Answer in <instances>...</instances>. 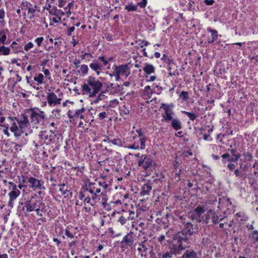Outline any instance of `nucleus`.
<instances>
[{"mask_svg": "<svg viewBox=\"0 0 258 258\" xmlns=\"http://www.w3.org/2000/svg\"><path fill=\"white\" fill-rule=\"evenodd\" d=\"M179 218L182 224V228L172 234L170 238L187 249L191 243L190 237L194 234V225L183 216H179Z\"/></svg>", "mask_w": 258, "mask_h": 258, "instance_id": "nucleus-1", "label": "nucleus"}, {"mask_svg": "<svg viewBox=\"0 0 258 258\" xmlns=\"http://www.w3.org/2000/svg\"><path fill=\"white\" fill-rule=\"evenodd\" d=\"M102 87V83L92 76H89L82 86L83 94H88L90 97H93L99 93Z\"/></svg>", "mask_w": 258, "mask_h": 258, "instance_id": "nucleus-2", "label": "nucleus"}, {"mask_svg": "<svg viewBox=\"0 0 258 258\" xmlns=\"http://www.w3.org/2000/svg\"><path fill=\"white\" fill-rule=\"evenodd\" d=\"M174 105L173 103L171 104H167L162 103L160 107L163 108L165 111V113L162 115V121L168 122L171 121V125L176 131L179 130L182 128V123L181 121L178 118H173L172 115L174 112L170 107H173Z\"/></svg>", "mask_w": 258, "mask_h": 258, "instance_id": "nucleus-3", "label": "nucleus"}, {"mask_svg": "<svg viewBox=\"0 0 258 258\" xmlns=\"http://www.w3.org/2000/svg\"><path fill=\"white\" fill-rule=\"evenodd\" d=\"M169 251L163 252L159 258H173L174 255H180L186 249L184 246L169 238L167 240Z\"/></svg>", "mask_w": 258, "mask_h": 258, "instance_id": "nucleus-4", "label": "nucleus"}, {"mask_svg": "<svg viewBox=\"0 0 258 258\" xmlns=\"http://www.w3.org/2000/svg\"><path fill=\"white\" fill-rule=\"evenodd\" d=\"M25 200L24 204L27 212L34 211L37 207L39 208L44 207V204L39 200V197L36 194L28 197Z\"/></svg>", "mask_w": 258, "mask_h": 258, "instance_id": "nucleus-5", "label": "nucleus"}, {"mask_svg": "<svg viewBox=\"0 0 258 258\" xmlns=\"http://www.w3.org/2000/svg\"><path fill=\"white\" fill-rule=\"evenodd\" d=\"M30 112V119L32 122L38 124L42 121L45 118L44 111L40 110L38 108H32L29 110Z\"/></svg>", "mask_w": 258, "mask_h": 258, "instance_id": "nucleus-6", "label": "nucleus"}, {"mask_svg": "<svg viewBox=\"0 0 258 258\" xmlns=\"http://www.w3.org/2000/svg\"><path fill=\"white\" fill-rule=\"evenodd\" d=\"M39 140L44 142L46 145H50L51 143H55V139L59 138L62 140V137L60 134L56 135H49L46 131L41 132L38 135Z\"/></svg>", "mask_w": 258, "mask_h": 258, "instance_id": "nucleus-7", "label": "nucleus"}, {"mask_svg": "<svg viewBox=\"0 0 258 258\" xmlns=\"http://www.w3.org/2000/svg\"><path fill=\"white\" fill-rule=\"evenodd\" d=\"M27 182L29 183V187L34 190L36 189H44L45 188L44 185V182L42 179L30 176L28 179Z\"/></svg>", "mask_w": 258, "mask_h": 258, "instance_id": "nucleus-8", "label": "nucleus"}, {"mask_svg": "<svg viewBox=\"0 0 258 258\" xmlns=\"http://www.w3.org/2000/svg\"><path fill=\"white\" fill-rule=\"evenodd\" d=\"M134 233L133 232H130L125 235L122 241L120 242V247L122 249H127L128 247L132 248V246L134 244Z\"/></svg>", "mask_w": 258, "mask_h": 258, "instance_id": "nucleus-9", "label": "nucleus"}, {"mask_svg": "<svg viewBox=\"0 0 258 258\" xmlns=\"http://www.w3.org/2000/svg\"><path fill=\"white\" fill-rule=\"evenodd\" d=\"M114 70L113 72L115 73L118 74L119 75L125 76V77H127L130 74V69L128 64H121L118 66L114 65Z\"/></svg>", "mask_w": 258, "mask_h": 258, "instance_id": "nucleus-10", "label": "nucleus"}, {"mask_svg": "<svg viewBox=\"0 0 258 258\" xmlns=\"http://www.w3.org/2000/svg\"><path fill=\"white\" fill-rule=\"evenodd\" d=\"M149 244L146 240L139 243V247H138V251L141 257H144L147 258L148 256L149 248Z\"/></svg>", "mask_w": 258, "mask_h": 258, "instance_id": "nucleus-11", "label": "nucleus"}, {"mask_svg": "<svg viewBox=\"0 0 258 258\" xmlns=\"http://www.w3.org/2000/svg\"><path fill=\"white\" fill-rule=\"evenodd\" d=\"M231 154H233V157H230L229 153H225L222 155L223 159H227V160L230 162H237L241 156L239 153H236L237 151L235 149L229 150Z\"/></svg>", "mask_w": 258, "mask_h": 258, "instance_id": "nucleus-12", "label": "nucleus"}, {"mask_svg": "<svg viewBox=\"0 0 258 258\" xmlns=\"http://www.w3.org/2000/svg\"><path fill=\"white\" fill-rule=\"evenodd\" d=\"M47 102L50 106H55L57 104H60L61 99L57 98V96L54 92L48 93L46 97Z\"/></svg>", "mask_w": 258, "mask_h": 258, "instance_id": "nucleus-13", "label": "nucleus"}, {"mask_svg": "<svg viewBox=\"0 0 258 258\" xmlns=\"http://www.w3.org/2000/svg\"><path fill=\"white\" fill-rule=\"evenodd\" d=\"M16 120L17 121L19 126L21 128H24L30 125L28 117L24 114H21L19 117L16 118Z\"/></svg>", "mask_w": 258, "mask_h": 258, "instance_id": "nucleus-14", "label": "nucleus"}, {"mask_svg": "<svg viewBox=\"0 0 258 258\" xmlns=\"http://www.w3.org/2000/svg\"><path fill=\"white\" fill-rule=\"evenodd\" d=\"M208 32L211 33V36H209L207 38V42L209 44H212L215 41L217 40L218 38V31L216 30L212 29L210 27H208L207 29Z\"/></svg>", "mask_w": 258, "mask_h": 258, "instance_id": "nucleus-15", "label": "nucleus"}, {"mask_svg": "<svg viewBox=\"0 0 258 258\" xmlns=\"http://www.w3.org/2000/svg\"><path fill=\"white\" fill-rule=\"evenodd\" d=\"M20 191L19 189L12 190L9 193V201L8 202V206L12 208L13 207L14 201L20 195Z\"/></svg>", "mask_w": 258, "mask_h": 258, "instance_id": "nucleus-16", "label": "nucleus"}, {"mask_svg": "<svg viewBox=\"0 0 258 258\" xmlns=\"http://www.w3.org/2000/svg\"><path fill=\"white\" fill-rule=\"evenodd\" d=\"M152 182L148 180V182L144 184L142 187V191L140 192L141 196L149 195L152 189Z\"/></svg>", "mask_w": 258, "mask_h": 258, "instance_id": "nucleus-17", "label": "nucleus"}, {"mask_svg": "<svg viewBox=\"0 0 258 258\" xmlns=\"http://www.w3.org/2000/svg\"><path fill=\"white\" fill-rule=\"evenodd\" d=\"M181 255L182 258H198V253L193 249H185Z\"/></svg>", "mask_w": 258, "mask_h": 258, "instance_id": "nucleus-18", "label": "nucleus"}, {"mask_svg": "<svg viewBox=\"0 0 258 258\" xmlns=\"http://www.w3.org/2000/svg\"><path fill=\"white\" fill-rule=\"evenodd\" d=\"M89 67L96 73L97 75H99L100 71L102 70V66L98 63L97 60L94 59L92 62L90 64Z\"/></svg>", "mask_w": 258, "mask_h": 258, "instance_id": "nucleus-19", "label": "nucleus"}, {"mask_svg": "<svg viewBox=\"0 0 258 258\" xmlns=\"http://www.w3.org/2000/svg\"><path fill=\"white\" fill-rule=\"evenodd\" d=\"M214 214V212L212 210H210L206 214L203 215L202 219H201V222L205 224H208L210 223V220Z\"/></svg>", "mask_w": 258, "mask_h": 258, "instance_id": "nucleus-20", "label": "nucleus"}, {"mask_svg": "<svg viewBox=\"0 0 258 258\" xmlns=\"http://www.w3.org/2000/svg\"><path fill=\"white\" fill-rule=\"evenodd\" d=\"M144 66L143 70L145 74L150 75L155 72L156 69L152 64L145 63Z\"/></svg>", "mask_w": 258, "mask_h": 258, "instance_id": "nucleus-21", "label": "nucleus"}, {"mask_svg": "<svg viewBox=\"0 0 258 258\" xmlns=\"http://www.w3.org/2000/svg\"><path fill=\"white\" fill-rule=\"evenodd\" d=\"M96 187V184L94 182H89L88 184L83 187L84 191H88L91 194H94Z\"/></svg>", "mask_w": 258, "mask_h": 258, "instance_id": "nucleus-22", "label": "nucleus"}, {"mask_svg": "<svg viewBox=\"0 0 258 258\" xmlns=\"http://www.w3.org/2000/svg\"><path fill=\"white\" fill-rule=\"evenodd\" d=\"M65 183H63L62 184H60L59 186L60 187L59 188V191H60L62 195H67L64 196V198H72L73 197V193L70 190H68L67 189H64V186H65Z\"/></svg>", "mask_w": 258, "mask_h": 258, "instance_id": "nucleus-23", "label": "nucleus"}, {"mask_svg": "<svg viewBox=\"0 0 258 258\" xmlns=\"http://www.w3.org/2000/svg\"><path fill=\"white\" fill-rule=\"evenodd\" d=\"M22 6L26 7V8L28 9V12L31 14L30 17V19H32L34 17V13L36 11V9L32 7V4L28 2H22Z\"/></svg>", "mask_w": 258, "mask_h": 258, "instance_id": "nucleus-24", "label": "nucleus"}, {"mask_svg": "<svg viewBox=\"0 0 258 258\" xmlns=\"http://www.w3.org/2000/svg\"><path fill=\"white\" fill-rule=\"evenodd\" d=\"M205 212V209L201 206H198L196 209L194 210V213L197 214L199 219H201L204 213Z\"/></svg>", "mask_w": 258, "mask_h": 258, "instance_id": "nucleus-25", "label": "nucleus"}, {"mask_svg": "<svg viewBox=\"0 0 258 258\" xmlns=\"http://www.w3.org/2000/svg\"><path fill=\"white\" fill-rule=\"evenodd\" d=\"M79 70L77 71V75L80 74L82 76H84L85 75H86L88 73L89 68L88 67V66L86 64H82L80 66Z\"/></svg>", "mask_w": 258, "mask_h": 258, "instance_id": "nucleus-26", "label": "nucleus"}, {"mask_svg": "<svg viewBox=\"0 0 258 258\" xmlns=\"http://www.w3.org/2000/svg\"><path fill=\"white\" fill-rule=\"evenodd\" d=\"M211 243V236L209 235H207L205 236H203L201 243L205 247H207Z\"/></svg>", "mask_w": 258, "mask_h": 258, "instance_id": "nucleus-27", "label": "nucleus"}, {"mask_svg": "<svg viewBox=\"0 0 258 258\" xmlns=\"http://www.w3.org/2000/svg\"><path fill=\"white\" fill-rule=\"evenodd\" d=\"M161 60H162L164 62H165L167 66H171V64H173V66L175 65V63L173 61V59L168 57L166 54H164L161 58Z\"/></svg>", "mask_w": 258, "mask_h": 258, "instance_id": "nucleus-28", "label": "nucleus"}, {"mask_svg": "<svg viewBox=\"0 0 258 258\" xmlns=\"http://www.w3.org/2000/svg\"><path fill=\"white\" fill-rule=\"evenodd\" d=\"M19 206L18 207V212L20 213V214H25V215L27 214L29 212H26V208L25 207V205L24 202H19Z\"/></svg>", "mask_w": 258, "mask_h": 258, "instance_id": "nucleus-29", "label": "nucleus"}, {"mask_svg": "<svg viewBox=\"0 0 258 258\" xmlns=\"http://www.w3.org/2000/svg\"><path fill=\"white\" fill-rule=\"evenodd\" d=\"M181 113L187 116L191 120H195L199 116L198 112L197 113H195L186 111H182Z\"/></svg>", "mask_w": 258, "mask_h": 258, "instance_id": "nucleus-30", "label": "nucleus"}, {"mask_svg": "<svg viewBox=\"0 0 258 258\" xmlns=\"http://www.w3.org/2000/svg\"><path fill=\"white\" fill-rule=\"evenodd\" d=\"M152 163L153 160L150 157H148V158L145 161L144 164L141 166H142L144 169L147 170L149 167H151Z\"/></svg>", "mask_w": 258, "mask_h": 258, "instance_id": "nucleus-31", "label": "nucleus"}, {"mask_svg": "<svg viewBox=\"0 0 258 258\" xmlns=\"http://www.w3.org/2000/svg\"><path fill=\"white\" fill-rule=\"evenodd\" d=\"M173 65L171 64V66H168V70L169 71L168 75L170 76H178L179 73L177 71V69H175L173 68Z\"/></svg>", "mask_w": 258, "mask_h": 258, "instance_id": "nucleus-32", "label": "nucleus"}, {"mask_svg": "<svg viewBox=\"0 0 258 258\" xmlns=\"http://www.w3.org/2000/svg\"><path fill=\"white\" fill-rule=\"evenodd\" d=\"M10 53V49L9 47H6L3 44L0 47V55H9Z\"/></svg>", "mask_w": 258, "mask_h": 258, "instance_id": "nucleus-33", "label": "nucleus"}, {"mask_svg": "<svg viewBox=\"0 0 258 258\" xmlns=\"http://www.w3.org/2000/svg\"><path fill=\"white\" fill-rule=\"evenodd\" d=\"M234 174L235 176L240 178L241 180H244L246 178V175L243 172L240 171L238 169H236L234 171Z\"/></svg>", "mask_w": 258, "mask_h": 258, "instance_id": "nucleus-34", "label": "nucleus"}, {"mask_svg": "<svg viewBox=\"0 0 258 258\" xmlns=\"http://www.w3.org/2000/svg\"><path fill=\"white\" fill-rule=\"evenodd\" d=\"M188 218L192 220H195L197 223H201V219H199L197 214L194 213V210L188 213Z\"/></svg>", "mask_w": 258, "mask_h": 258, "instance_id": "nucleus-35", "label": "nucleus"}, {"mask_svg": "<svg viewBox=\"0 0 258 258\" xmlns=\"http://www.w3.org/2000/svg\"><path fill=\"white\" fill-rule=\"evenodd\" d=\"M138 7L137 5H133V4H129L125 5L124 9L128 12H134L137 11Z\"/></svg>", "mask_w": 258, "mask_h": 258, "instance_id": "nucleus-36", "label": "nucleus"}, {"mask_svg": "<svg viewBox=\"0 0 258 258\" xmlns=\"http://www.w3.org/2000/svg\"><path fill=\"white\" fill-rule=\"evenodd\" d=\"M27 140L25 139H24V142L22 143H14L15 144L14 146V149L16 151H21V148L24 145H26L27 144Z\"/></svg>", "mask_w": 258, "mask_h": 258, "instance_id": "nucleus-37", "label": "nucleus"}, {"mask_svg": "<svg viewBox=\"0 0 258 258\" xmlns=\"http://www.w3.org/2000/svg\"><path fill=\"white\" fill-rule=\"evenodd\" d=\"M223 218H221L220 216L217 215H215V213L213 214L212 217V221L214 224H216L218 223L220 221L223 220Z\"/></svg>", "mask_w": 258, "mask_h": 258, "instance_id": "nucleus-38", "label": "nucleus"}, {"mask_svg": "<svg viewBox=\"0 0 258 258\" xmlns=\"http://www.w3.org/2000/svg\"><path fill=\"white\" fill-rule=\"evenodd\" d=\"M179 97L183 101H186L189 98L188 92L187 91H182Z\"/></svg>", "mask_w": 258, "mask_h": 258, "instance_id": "nucleus-39", "label": "nucleus"}, {"mask_svg": "<svg viewBox=\"0 0 258 258\" xmlns=\"http://www.w3.org/2000/svg\"><path fill=\"white\" fill-rule=\"evenodd\" d=\"M111 143L118 147L122 146V142L121 140L119 138H114L113 139H111Z\"/></svg>", "mask_w": 258, "mask_h": 258, "instance_id": "nucleus-40", "label": "nucleus"}, {"mask_svg": "<svg viewBox=\"0 0 258 258\" xmlns=\"http://www.w3.org/2000/svg\"><path fill=\"white\" fill-rule=\"evenodd\" d=\"M250 237L254 240L255 242H258V230H255L250 233Z\"/></svg>", "mask_w": 258, "mask_h": 258, "instance_id": "nucleus-41", "label": "nucleus"}, {"mask_svg": "<svg viewBox=\"0 0 258 258\" xmlns=\"http://www.w3.org/2000/svg\"><path fill=\"white\" fill-rule=\"evenodd\" d=\"M148 156H147L146 155H142L141 156L140 158L138 160V164L139 166H141L142 165L144 164V163L146 159L148 158Z\"/></svg>", "mask_w": 258, "mask_h": 258, "instance_id": "nucleus-42", "label": "nucleus"}, {"mask_svg": "<svg viewBox=\"0 0 258 258\" xmlns=\"http://www.w3.org/2000/svg\"><path fill=\"white\" fill-rule=\"evenodd\" d=\"M125 216H127L128 220H133L134 219L135 212L129 210L128 211H125Z\"/></svg>", "mask_w": 258, "mask_h": 258, "instance_id": "nucleus-43", "label": "nucleus"}, {"mask_svg": "<svg viewBox=\"0 0 258 258\" xmlns=\"http://www.w3.org/2000/svg\"><path fill=\"white\" fill-rule=\"evenodd\" d=\"M146 141V138L145 137L141 138L140 139L139 141H140V145H141V147H140V149L144 150V149H145V148H146V144H145Z\"/></svg>", "mask_w": 258, "mask_h": 258, "instance_id": "nucleus-44", "label": "nucleus"}, {"mask_svg": "<svg viewBox=\"0 0 258 258\" xmlns=\"http://www.w3.org/2000/svg\"><path fill=\"white\" fill-rule=\"evenodd\" d=\"M139 41L140 42V43L138 44L139 46L138 47V48H139V47L143 48L144 46H147L149 45L150 44L148 41L146 40H139Z\"/></svg>", "mask_w": 258, "mask_h": 258, "instance_id": "nucleus-45", "label": "nucleus"}, {"mask_svg": "<svg viewBox=\"0 0 258 258\" xmlns=\"http://www.w3.org/2000/svg\"><path fill=\"white\" fill-rule=\"evenodd\" d=\"M43 75L42 74H39L37 77H34V80L38 83L42 84L43 83Z\"/></svg>", "mask_w": 258, "mask_h": 258, "instance_id": "nucleus-46", "label": "nucleus"}, {"mask_svg": "<svg viewBox=\"0 0 258 258\" xmlns=\"http://www.w3.org/2000/svg\"><path fill=\"white\" fill-rule=\"evenodd\" d=\"M224 202L228 203L229 205L232 204V203L230 201L229 198H223V199L221 198H219L218 203H219V205H220L221 203H223Z\"/></svg>", "mask_w": 258, "mask_h": 258, "instance_id": "nucleus-47", "label": "nucleus"}, {"mask_svg": "<svg viewBox=\"0 0 258 258\" xmlns=\"http://www.w3.org/2000/svg\"><path fill=\"white\" fill-rule=\"evenodd\" d=\"M127 219V216H126L125 215L124 216H121L119 218L118 222H119L121 225H124L126 223Z\"/></svg>", "mask_w": 258, "mask_h": 258, "instance_id": "nucleus-48", "label": "nucleus"}, {"mask_svg": "<svg viewBox=\"0 0 258 258\" xmlns=\"http://www.w3.org/2000/svg\"><path fill=\"white\" fill-rule=\"evenodd\" d=\"M23 128H18L16 132H13V133L14 134V136L18 138L21 136L22 134L24 133V132L23 131Z\"/></svg>", "mask_w": 258, "mask_h": 258, "instance_id": "nucleus-49", "label": "nucleus"}, {"mask_svg": "<svg viewBox=\"0 0 258 258\" xmlns=\"http://www.w3.org/2000/svg\"><path fill=\"white\" fill-rule=\"evenodd\" d=\"M92 200L95 202H97L99 200H100V196H104V194L102 192L100 196L97 195V194H92Z\"/></svg>", "mask_w": 258, "mask_h": 258, "instance_id": "nucleus-50", "label": "nucleus"}, {"mask_svg": "<svg viewBox=\"0 0 258 258\" xmlns=\"http://www.w3.org/2000/svg\"><path fill=\"white\" fill-rule=\"evenodd\" d=\"M1 41L2 42V44H8L10 43L9 41L7 40V35L6 34H1Z\"/></svg>", "mask_w": 258, "mask_h": 258, "instance_id": "nucleus-51", "label": "nucleus"}, {"mask_svg": "<svg viewBox=\"0 0 258 258\" xmlns=\"http://www.w3.org/2000/svg\"><path fill=\"white\" fill-rule=\"evenodd\" d=\"M30 177L29 176H26V175H21V177L20 179V180H19V182L20 183H28L27 182V181H28V178Z\"/></svg>", "mask_w": 258, "mask_h": 258, "instance_id": "nucleus-52", "label": "nucleus"}, {"mask_svg": "<svg viewBox=\"0 0 258 258\" xmlns=\"http://www.w3.org/2000/svg\"><path fill=\"white\" fill-rule=\"evenodd\" d=\"M73 116L74 117L79 118L80 119H83L84 118L83 115L79 109L76 110L75 114H73Z\"/></svg>", "mask_w": 258, "mask_h": 258, "instance_id": "nucleus-53", "label": "nucleus"}, {"mask_svg": "<svg viewBox=\"0 0 258 258\" xmlns=\"http://www.w3.org/2000/svg\"><path fill=\"white\" fill-rule=\"evenodd\" d=\"M243 156H244V159L246 160L250 161L252 159V154L249 152L244 153L243 154Z\"/></svg>", "mask_w": 258, "mask_h": 258, "instance_id": "nucleus-54", "label": "nucleus"}, {"mask_svg": "<svg viewBox=\"0 0 258 258\" xmlns=\"http://www.w3.org/2000/svg\"><path fill=\"white\" fill-rule=\"evenodd\" d=\"M33 47V44L31 42H29L26 44L24 46V49L26 51H28Z\"/></svg>", "mask_w": 258, "mask_h": 258, "instance_id": "nucleus-55", "label": "nucleus"}, {"mask_svg": "<svg viewBox=\"0 0 258 258\" xmlns=\"http://www.w3.org/2000/svg\"><path fill=\"white\" fill-rule=\"evenodd\" d=\"M147 4V0H142V2L138 3L137 6H140L141 8H144L146 7Z\"/></svg>", "mask_w": 258, "mask_h": 258, "instance_id": "nucleus-56", "label": "nucleus"}, {"mask_svg": "<svg viewBox=\"0 0 258 258\" xmlns=\"http://www.w3.org/2000/svg\"><path fill=\"white\" fill-rule=\"evenodd\" d=\"M19 128V126L18 127V125L16 124V123L15 122H13L12 123V126L10 127V131L12 132H16L17 130Z\"/></svg>", "mask_w": 258, "mask_h": 258, "instance_id": "nucleus-57", "label": "nucleus"}, {"mask_svg": "<svg viewBox=\"0 0 258 258\" xmlns=\"http://www.w3.org/2000/svg\"><path fill=\"white\" fill-rule=\"evenodd\" d=\"M144 91L147 93L148 95H152L153 93V91L151 89L150 86H147L145 87Z\"/></svg>", "mask_w": 258, "mask_h": 258, "instance_id": "nucleus-58", "label": "nucleus"}, {"mask_svg": "<svg viewBox=\"0 0 258 258\" xmlns=\"http://www.w3.org/2000/svg\"><path fill=\"white\" fill-rule=\"evenodd\" d=\"M98 60L103 62L104 66H106L108 63V61L105 59L104 56H101L98 57Z\"/></svg>", "mask_w": 258, "mask_h": 258, "instance_id": "nucleus-59", "label": "nucleus"}, {"mask_svg": "<svg viewBox=\"0 0 258 258\" xmlns=\"http://www.w3.org/2000/svg\"><path fill=\"white\" fill-rule=\"evenodd\" d=\"M43 37H38L35 40V42L37 43L38 46H40L41 45V43L43 40Z\"/></svg>", "mask_w": 258, "mask_h": 258, "instance_id": "nucleus-60", "label": "nucleus"}, {"mask_svg": "<svg viewBox=\"0 0 258 258\" xmlns=\"http://www.w3.org/2000/svg\"><path fill=\"white\" fill-rule=\"evenodd\" d=\"M57 9L56 7H54L52 8V9H50L49 13L50 15H53L55 16L56 12H57Z\"/></svg>", "mask_w": 258, "mask_h": 258, "instance_id": "nucleus-61", "label": "nucleus"}, {"mask_svg": "<svg viewBox=\"0 0 258 258\" xmlns=\"http://www.w3.org/2000/svg\"><path fill=\"white\" fill-rule=\"evenodd\" d=\"M128 149H134V150H139L140 149V146L139 144L137 143H135L130 146L128 147Z\"/></svg>", "mask_w": 258, "mask_h": 258, "instance_id": "nucleus-62", "label": "nucleus"}, {"mask_svg": "<svg viewBox=\"0 0 258 258\" xmlns=\"http://www.w3.org/2000/svg\"><path fill=\"white\" fill-rule=\"evenodd\" d=\"M8 184L10 185V189H12V190H15V189H18V188H17L16 184L15 183H14V182L9 181L8 182Z\"/></svg>", "mask_w": 258, "mask_h": 258, "instance_id": "nucleus-63", "label": "nucleus"}, {"mask_svg": "<svg viewBox=\"0 0 258 258\" xmlns=\"http://www.w3.org/2000/svg\"><path fill=\"white\" fill-rule=\"evenodd\" d=\"M61 110L59 109H54L52 111V113L54 114V115L56 116L57 115V117H59L60 116V112Z\"/></svg>", "mask_w": 258, "mask_h": 258, "instance_id": "nucleus-64", "label": "nucleus"}]
</instances>
